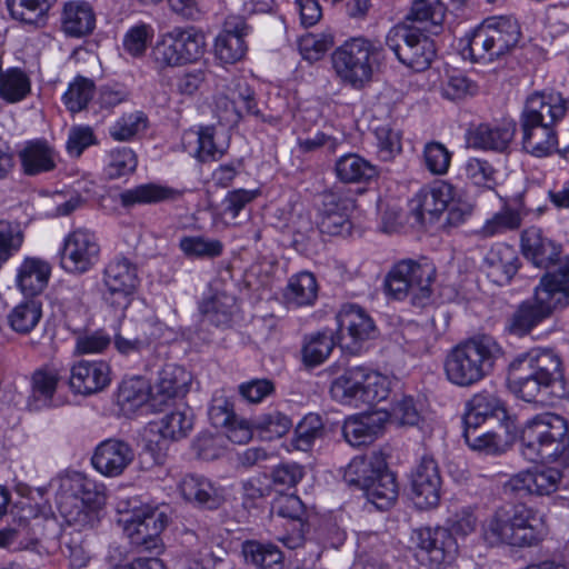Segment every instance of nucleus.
<instances>
[{"instance_id":"obj_34","label":"nucleus","mask_w":569,"mask_h":569,"mask_svg":"<svg viewBox=\"0 0 569 569\" xmlns=\"http://www.w3.org/2000/svg\"><path fill=\"white\" fill-rule=\"evenodd\" d=\"M60 31L70 39H82L96 29L97 18L92 6L84 0L64 2L60 13Z\"/></svg>"},{"instance_id":"obj_32","label":"nucleus","mask_w":569,"mask_h":569,"mask_svg":"<svg viewBox=\"0 0 569 569\" xmlns=\"http://www.w3.org/2000/svg\"><path fill=\"white\" fill-rule=\"evenodd\" d=\"M20 170L27 177H37L57 168L59 153L44 138L24 142L18 151Z\"/></svg>"},{"instance_id":"obj_39","label":"nucleus","mask_w":569,"mask_h":569,"mask_svg":"<svg viewBox=\"0 0 569 569\" xmlns=\"http://www.w3.org/2000/svg\"><path fill=\"white\" fill-rule=\"evenodd\" d=\"M179 489L184 500L202 509L216 510L224 501L221 490L200 475H186Z\"/></svg>"},{"instance_id":"obj_41","label":"nucleus","mask_w":569,"mask_h":569,"mask_svg":"<svg viewBox=\"0 0 569 569\" xmlns=\"http://www.w3.org/2000/svg\"><path fill=\"white\" fill-rule=\"evenodd\" d=\"M153 396L150 381L143 376L122 379L117 390V405L121 412L129 417L146 403L151 407Z\"/></svg>"},{"instance_id":"obj_46","label":"nucleus","mask_w":569,"mask_h":569,"mask_svg":"<svg viewBox=\"0 0 569 569\" xmlns=\"http://www.w3.org/2000/svg\"><path fill=\"white\" fill-rule=\"evenodd\" d=\"M252 432L257 431L264 440H274L286 436L293 427L291 416L279 407L269 408L251 422Z\"/></svg>"},{"instance_id":"obj_45","label":"nucleus","mask_w":569,"mask_h":569,"mask_svg":"<svg viewBox=\"0 0 569 569\" xmlns=\"http://www.w3.org/2000/svg\"><path fill=\"white\" fill-rule=\"evenodd\" d=\"M335 171L337 178L345 183H369L379 176L377 167L357 153L339 157Z\"/></svg>"},{"instance_id":"obj_51","label":"nucleus","mask_w":569,"mask_h":569,"mask_svg":"<svg viewBox=\"0 0 569 569\" xmlns=\"http://www.w3.org/2000/svg\"><path fill=\"white\" fill-rule=\"evenodd\" d=\"M41 318L42 303L33 298L19 302L7 316L10 329L19 335L30 333Z\"/></svg>"},{"instance_id":"obj_18","label":"nucleus","mask_w":569,"mask_h":569,"mask_svg":"<svg viewBox=\"0 0 569 569\" xmlns=\"http://www.w3.org/2000/svg\"><path fill=\"white\" fill-rule=\"evenodd\" d=\"M102 286L103 301L126 309L139 286L137 266L123 254L113 257L102 270Z\"/></svg>"},{"instance_id":"obj_12","label":"nucleus","mask_w":569,"mask_h":569,"mask_svg":"<svg viewBox=\"0 0 569 569\" xmlns=\"http://www.w3.org/2000/svg\"><path fill=\"white\" fill-rule=\"evenodd\" d=\"M569 110V99L562 97L557 91H536L530 94L523 106L520 114V129L525 132L526 140L537 154H545L549 151L551 142L532 144L531 129L541 126L552 127L560 121Z\"/></svg>"},{"instance_id":"obj_31","label":"nucleus","mask_w":569,"mask_h":569,"mask_svg":"<svg viewBox=\"0 0 569 569\" xmlns=\"http://www.w3.org/2000/svg\"><path fill=\"white\" fill-rule=\"evenodd\" d=\"M530 196V191L527 193H517L512 198L513 208H507L496 213L491 219H488L478 231V234L482 238H490L507 231H513L521 226L522 216H527L531 212H537L538 216L542 214L541 207H533L529 203Z\"/></svg>"},{"instance_id":"obj_49","label":"nucleus","mask_w":569,"mask_h":569,"mask_svg":"<svg viewBox=\"0 0 569 569\" xmlns=\"http://www.w3.org/2000/svg\"><path fill=\"white\" fill-rule=\"evenodd\" d=\"M241 552L247 563L259 569H281L283 555L273 543L246 540L241 545Z\"/></svg>"},{"instance_id":"obj_57","label":"nucleus","mask_w":569,"mask_h":569,"mask_svg":"<svg viewBox=\"0 0 569 569\" xmlns=\"http://www.w3.org/2000/svg\"><path fill=\"white\" fill-rule=\"evenodd\" d=\"M154 38V28L150 23L138 22L131 26L122 38L123 51L134 59L144 57Z\"/></svg>"},{"instance_id":"obj_62","label":"nucleus","mask_w":569,"mask_h":569,"mask_svg":"<svg viewBox=\"0 0 569 569\" xmlns=\"http://www.w3.org/2000/svg\"><path fill=\"white\" fill-rule=\"evenodd\" d=\"M373 134L377 147L376 153L380 160L391 161L401 152V134L389 123L376 127Z\"/></svg>"},{"instance_id":"obj_47","label":"nucleus","mask_w":569,"mask_h":569,"mask_svg":"<svg viewBox=\"0 0 569 569\" xmlns=\"http://www.w3.org/2000/svg\"><path fill=\"white\" fill-rule=\"evenodd\" d=\"M318 289L316 276L309 271H300L289 278L283 297L296 307L312 306L317 300Z\"/></svg>"},{"instance_id":"obj_3","label":"nucleus","mask_w":569,"mask_h":569,"mask_svg":"<svg viewBox=\"0 0 569 569\" xmlns=\"http://www.w3.org/2000/svg\"><path fill=\"white\" fill-rule=\"evenodd\" d=\"M547 533L545 515L525 502L497 508L483 527L485 539L492 546L536 547Z\"/></svg>"},{"instance_id":"obj_35","label":"nucleus","mask_w":569,"mask_h":569,"mask_svg":"<svg viewBox=\"0 0 569 569\" xmlns=\"http://www.w3.org/2000/svg\"><path fill=\"white\" fill-rule=\"evenodd\" d=\"M513 120H505L497 124L480 123L468 131L467 141L473 149L506 151L516 133Z\"/></svg>"},{"instance_id":"obj_36","label":"nucleus","mask_w":569,"mask_h":569,"mask_svg":"<svg viewBox=\"0 0 569 569\" xmlns=\"http://www.w3.org/2000/svg\"><path fill=\"white\" fill-rule=\"evenodd\" d=\"M190 375L180 366L166 365L158 375L152 388L151 408L161 411L162 406L188 391Z\"/></svg>"},{"instance_id":"obj_55","label":"nucleus","mask_w":569,"mask_h":569,"mask_svg":"<svg viewBox=\"0 0 569 569\" xmlns=\"http://www.w3.org/2000/svg\"><path fill=\"white\" fill-rule=\"evenodd\" d=\"M478 91V83L457 69L448 71L441 83V96L449 101H461L475 97Z\"/></svg>"},{"instance_id":"obj_43","label":"nucleus","mask_w":569,"mask_h":569,"mask_svg":"<svg viewBox=\"0 0 569 569\" xmlns=\"http://www.w3.org/2000/svg\"><path fill=\"white\" fill-rule=\"evenodd\" d=\"M338 346V339L332 329L311 332L303 336L301 345V361L307 368L322 365Z\"/></svg>"},{"instance_id":"obj_58","label":"nucleus","mask_w":569,"mask_h":569,"mask_svg":"<svg viewBox=\"0 0 569 569\" xmlns=\"http://www.w3.org/2000/svg\"><path fill=\"white\" fill-rule=\"evenodd\" d=\"M193 427V416L190 408H176L166 413L160 420L159 432L163 439L179 440L188 435Z\"/></svg>"},{"instance_id":"obj_4","label":"nucleus","mask_w":569,"mask_h":569,"mask_svg":"<svg viewBox=\"0 0 569 569\" xmlns=\"http://www.w3.org/2000/svg\"><path fill=\"white\" fill-rule=\"evenodd\" d=\"M505 355L502 346L490 335H476L453 346L446 355L443 370L453 386L467 388L490 376Z\"/></svg>"},{"instance_id":"obj_19","label":"nucleus","mask_w":569,"mask_h":569,"mask_svg":"<svg viewBox=\"0 0 569 569\" xmlns=\"http://www.w3.org/2000/svg\"><path fill=\"white\" fill-rule=\"evenodd\" d=\"M412 539L417 548V560L430 569H440L449 565L458 551L456 538L445 527L417 529Z\"/></svg>"},{"instance_id":"obj_8","label":"nucleus","mask_w":569,"mask_h":569,"mask_svg":"<svg viewBox=\"0 0 569 569\" xmlns=\"http://www.w3.org/2000/svg\"><path fill=\"white\" fill-rule=\"evenodd\" d=\"M520 37V26L515 18L490 17L472 31L462 54L472 62L491 63L511 52Z\"/></svg>"},{"instance_id":"obj_37","label":"nucleus","mask_w":569,"mask_h":569,"mask_svg":"<svg viewBox=\"0 0 569 569\" xmlns=\"http://www.w3.org/2000/svg\"><path fill=\"white\" fill-rule=\"evenodd\" d=\"M483 264L492 282L503 286L512 280L521 262L513 246L498 242L487 252Z\"/></svg>"},{"instance_id":"obj_27","label":"nucleus","mask_w":569,"mask_h":569,"mask_svg":"<svg viewBox=\"0 0 569 569\" xmlns=\"http://www.w3.org/2000/svg\"><path fill=\"white\" fill-rule=\"evenodd\" d=\"M251 32V27L243 17L228 16L222 31L214 41V56L220 62L233 64L240 61L248 51L246 37Z\"/></svg>"},{"instance_id":"obj_23","label":"nucleus","mask_w":569,"mask_h":569,"mask_svg":"<svg viewBox=\"0 0 569 569\" xmlns=\"http://www.w3.org/2000/svg\"><path fill=\"white\" fill-rule=\"evenodd\" d=\"M459 192L446 180H435L421 187L410 200L413 217L420 223L437 221Z\"/></svg>"},{"instance_id":"obj_20","label":"nucleus","mask_w":569,"mask_h":569,"mask_svg":"<svg viewBox=\"0 0 569 569\" xmlns=\"http://www.w3.org/2000/svg\"><path fill=\"white\" fill-rule=\"evenodd\" d=\"M161 330V323L150 319L141 321L128 320L114 332L113 348L124 359L139 361L152 351L157 339L156 331Z\"/></svg>"},{"instance_id":"obj_60","label":"nucleus","mask_w":569,"mask_h":569,"mask_svg":"<svg viewBox=\"0 0 569 569\" xmlns=\"http://www.w3.org/2000/svg\"><path fill=\"white\" fill-rule=\"evenodd\" d=\"M323 435V422L319 415L308 413L296 426L292 445L297 450L308 451Z\"/></svg>"},{"instance_id":"obj_6","label":"nucleus","mask_w":569,"mask_h":569,"mask_svg":"<svg viewBox=\"0 0 569 569\" xmlns=\"http://www.w3.org/2000/svg\"><path fill=\"white\" fill-rule=\"evenodd\" d=\"M343 480L348 486L362 490L367 502L377 510L390 509L398 499L397 476L380 451L353 457L345 469Z\"/></svg>"},{"instance_id":"obj_9","label":"nucleus","mask_w":569,"mask_h":569,"mask_svg":"<svg viewBox=\"0 0 569 569\" xmlns=\"http://www.w3.org/2000/svg\"><path fill=\"white\" fill-rule=\"evenodd\" d=\"M330 393L342 405L373 406L388 398L390 381L369 366H352L332 380Z\"/></svg>"},{"instance_id":"obj_5","label":"nucleus","mask_w":569,"mask_h":569,"mask_svg":"<svg viewBox=\"0 0 569 569\" xmlns=\"http://www.w3.org/2000/svg\"><path fill=\"white\" fill-rule=\"evenodd\" d=\"M519 443L522 457L530 462L569 466V422L559 413L545 411L527 419Z\"/></svg>"},{"instance_id":"obj_1","label":"nucleus","mask_w":569,"mask_h":569,"mask_svg":"<svg viewBox=\"0 0 569 569\" xmlns=\"http://www.w3.org/2000/svg\"><path fill=\"white\" fill-rule=\"evenodd\" d=\"M507 387L518 399L538 407L569 400L562 359L553 349L536 348L513 358L508 365Z\"/></svg>"},{"instance_id":"obj_16","label":"nucleus","mask_w":569,"mask_h":569,"mask_svg":"<svg viewBox=\"0 0 569 569\" xmlns=\"http://www.w3.org/2000/svg\"><path fill=\"white\" fill-rule=\"evenodd\" d=\"M338 347L349 355H360L369 340L378 336V329L370 315L360 306L347 303L336 315Z\"/></svg>"},{"instance_id":"obj_54","label":"nucleus","mask_w":569,"mask_h":569,"mask_svg":"<svg viewBox=\"0 0 569 569\" xmlns=\"http://www.w3.org/2000/svg\"><path fill=\"white\" fill-rule=\"evenodd\" d=\"M238 103H242L248 116H260L256 92L246 81L237 82L232 90V99L224 100L226 108L231 107L230 116L226 119L227 122L238 124L243 119L242 111L237 107Z\"/></svg>"},{"instance_id":"obj_52","label":"nucleus","mask_w":569,"mask_h":569,"mask_svg":"<svg viewBox=\"0 0 569 569\" xmlns=\"http://www.w3.org/2000/svg\"><path fill=\"white\" fill-rule=\"evenodd\" d=\"M236 299L233 296L218 293L200 305L203 320L217 328H227L232 322Z\"/></svg>"},{"instance_id":"obj_42","label":"nucleus","mask_w":569,"mask_h":569,"mask_svg":"<svg viewBox=\"0 0 569 569\" xmlns=\"http://www.w3.org/2000/svg\"><path fill=\"white\" fill-rule=\"evenodd\" d=\"M183 191L154 182L142 183L127 189L119 194L123 208H132L137 204H154L181 199Z\"/></svg>"},{"instance_id":"obj_11","label":"nucleus","mask_w":569,"mask_h":569,"mask_svg":"<svg viewBox=\"0 0 569 569\" xmlns=\"http://www.w3.org/2000/svg\"><path fill=\"white\" fill-rule=\"evenodd\" d=\"M375 53L376 47L370 40L351 38L332 52V69L343 84L362 89L372 79Z\"/></svg>"},{"instance_id":"obj_15","label":"nucleus","mask_w":569,"mask_h":569,"mask_svg":"<svg viewBox=\"0 0 569 569\" xmlns=\"http://www.w3.org/2000/svg\"><path fill=\"white\" fill-rule=\"evenodd\" d=\"M119 522L130 545L138 551L160 553L162 550L161 532L168 523L164 512L150 507L133 509L131 513L122 512Z\"/></svg>"},{"instance_id":"obj_33","label":"nucleus","mask_w":569,"mask_h":569,"mask_svg":"<svg viewBox=\"0 0 569 569\" xmlns=\"http://www.w3.org/2000/svg\"><path fill=\"white\" fill-rule=\"evenodd\" d=\"M490 418L501 423L509 420L507 405L497 392L481 390L466 402L462 425L481 426Z\"/></svg>"},{"instance_id":"obj_13","label":"nucleus","mask_w":569,"mask_h":569,"mask_svg":"<svg viewBox=\"0 0 569 569\" xmlns=\"http://www.w3.org/2000/svg\"><path fill=\"white\" fill-rule=\"evenodd\" d=\"M386 46L399 62L416 72L429 69L437 54L435 41L419 28L408 24L392 27L387 33Z\"/></svg>"},{"instance_id":"obj_63","label":"nucleus","mask_w":569,"mask_h":569,"mask_svg":"<svg viewBox=\"0 0 569 569\" xmlns=\"http://www.w3.org/2000/svg\"><path fill=\"white\" fill-rule=\"evenodd\" d=\"M452 152L440 141H428L422 150V159L426 169L435 176H443L448 172Z\"/></svg>"},{"instance_id":"obj_21","label":"nucleus","mask_w":569,"mask_h":569,"mask_svg":"<svg viewBox=\"0 0 569 569\" xmlns=\"http://www.w3.org/2000/svg\"><path fill=\"white\" fill-rule=\"evenodd\" d=\"M561 480V470L553 467H535L513 475L505 482L502 490L506 497L515 499L550 496L559 489Z\"/></svg>"},{"instance_id":"obj_22","label":"nucleus","mask_w":569,"mask_h":569,"mask_svg":"<svg viewBox=\"0 0 569 569\" xmlns=\"http://www.w3.org/2000/svg\"><path fill=\"white\" fill-rule=\"evenodd\" d=\"M355 201L338 192H325L317 212V227L322 234L348 237L353 224L350 216Z\"/></svg>"},{"instance_id":"obj_26","label":"nucleus","mask_w":569,"mask_h":569,"mask_svg":"<svg viewBox=\"0 0 569 569\" xmlns=\"http://www.w3.org/2000/svg\"><path fill=\"white\" fill-rule=\"evenodd\" d=\"M520 248L528 261L538 268L546 269V272L558 269L566 261H569L568 257H561V244L547 237L536 226L521 232Z\"/></svg>"},{"instance_id":"obj_48","label":"nucleus","mask_w":569,"mask_h":569,"mask_svg":"<svg viewBox=\"0 0 569 569\" xmlns=\"http://www.w3.org/2000/svg\"><path fill=\"white\" fill-rule=\"evenodd\" d=\"M462 437L473 451L485 456H500L506 452L508 441L493 431H481V426L462 425Z\"/></svg>"},{"instance_id":"obj_38","label":"nucleus","mask_w":569,"mask_h":569,"mask_svg":"<svg viewBox=\"0 0 569 569\" xmlns=\"http://www.w3.org/2000/svg\"><path fill=\"white\" fill-rule=\"evenodd\" d=\"M50 263L38 257H26L16 270V287L26 298H34L48 286Z\"/></svg>"},{"instance_id":"obj_30","label":"nucleus","mask_w":569,"mask_h":569,"mask_svg":"<svg viewBox=\"0 0 569 569\" xmlns=\"http://www.w3.org/2000/svg\"><path fill=\"white\" fill-rule=\"evenodd\" d=\"M110 373V366L103 360H80L70 368L68 382L73 392L92 395L109 386Z\"/></svg>"},{"instance_id":"obj_40","label":"nucleus","mask_w":569,"mask_h":569,"mask_svg":"<svg viewBox=\"0 0 569 569\" xmlns=\"http://www.w3.org/2000/svg\"><path fill=\"white\" fill-rule=\"evenodd\" d=\"M386 415L367 413L348 417L342 426V436L352 447H361L373 442L382 433Z\"/></svg>"},{"instance_id":"obj_29","label":"nucleus","mask_w":569,"mask_h":569,"mask_svg":"<svg viewBox=\"0 0 569 569\" xmlns=\"http://www.w3.org/2000/svg\"><path fill=\"white\" fill-rule=\"evenodd\" d=\"M131 446L120 439L109 438L100 442L91 458L94 469L106 477H118L132 462Z\"/></svg>"},{"instance_id":"obj_53","label":"nucleus","mask_w":569,"mask_h":569,"mask_svg":"<svg viewBox=\"0 0 569 569\" xmlns=\"http://www.w3.org/2000/svg\"><path fill=\"white\" fill-rule=\"evenodd\" d=\"M31 81L20 68H10L0 78V98L8 103H17L28 97Z\"/></svg>"},{"instance_id":"obj_59","label":"nucleus","mask_w":569,"mask_h":569,"mask_svg":"<svg viewBox=\"0 0 569 569\" xmlns=\"http://www.w3.org/2000/svg\"><path fill=\"white\" fill-rule=\"evenodd\" d=\"M96 87L92 80L78 76L69 83L68 90L62 96V102L67 110L77 113L87 108L93 98Z\"/></svg>"},{"instance_id":"obj_24","label":"nucleus","mask_w":569,"mask_h":569,"mask_svg":"<svg viewBox=\"0 0 569 569\" xmlns=\"http://www.w3.org/2000/svg\"><path fill=\"white\" fill-rule=\"evenodd\" d=\"M442 478L437 460L423 455L410 473L412 500L419 509H430L439 505Z\"/></svg>"},{"instance_id":"obj_2","label":"nucleus","mask_w":569,"mask_h":569,"mask_svg":"<svg viewBox=\"0 0 569 569\" xmlns=\"http://www.w3.org/2000/svg\"><path fill=\"white\" fill-rule=\"evenodd\" d=\"M569 306V261L558 269L545 272L528 298L509 313L503 332L516 338L529 336L533 329Z\"/></svg>"},{"instance_id":"obj_64","label":"nucleus","mask_w":569,"mask_h":569,"mask_svg":"<svg viewBox=\"0 0 569 569\" xmlns=\"http://www.w3.org/2000/svg\"><path fill=\"white\" fill-rule=\"evenodd\" d=\"M137 164V156L132 149L128 147L114 148L108 154L104 171L109 179H119L132 173Z\"/></svg>"},{"instance_id":"obj_44","label":"nucleus","mask_w":569,"mask_h":569,"mask_svg":"<svg viewBox=\"0 0 569 569\" xmlns=\"http://www.w3.org/2000/svg\"><path fill=\"white\" fill-rule=\"evenodd\" d=\"M214 127H199L198 130L186 131L182 136V144L186 151L192 154L198 161L220 160L226 149H220L214 142Z\"/></svg>"},{"instance_id":"obj_56","label":"nucleus","mask_w":569,"mask_h":569,"mask_svg":"<svg viewBox=\"0 0 569 569\" xmlns=\"http://www.w3.org/2000/svg\"><path fill=\"white\" fill-rule=\"evenodd\" d=\"M179 249L189 259H214L222 254L223 243L203 236H183Z\"/></svg>"},{"instance_id":"obj_10","label":"nucleus","mask_w":569,"mask_h":569,"mask_svg":"<svg viewBox=\"0 0 569 569\" xmlns=\"http://www.w3.org/2000/svg\"><path fill=\"white\" fill-rule=\"evenodd\" d=\"M106 502L103 487L81 472H70L59 480L56 503L67 521H79L88 512L99 510Z\"/></svg>"},{"instance_id":"obj_61","label":"nucleus","mask_w":569,"mask_h":569,"mask_svg":"<svg viewBox=\"0 0 569 569\" xmlns=\"http://www.w3.org/2000/svg\"><path fill=\"white\" fill-rule=\"evenodd\" d=\"M446 17V7L440 0H413L408 19L417 22L430 23L438 33Z\"/></svg>"},{"instance_id":"obj_14","label":"nucleus","mask_w":569,"mask_h":569,"mask_svg":"<svg viewBox=\"0 0 569 569\" xmlns=\"http://www.w3.org/2000/svg\"><path fill=\"white\" fill-rule=\"evenodd\" d=\"M204 46V34L194 27L173 28L157 41L152 56L161 68L181 66L199 60Z\"/></svg>"},{"instance_id":"obj_7","label":"nucleus","mask_w":569,"mask_h":569,"mask_svg":"<svg viewBox=\"0 0 569 569\" xmlns=\"http://www.w3.org/2000/svg\"><path fill=\"white\" fill-rule=\"evenodd\" d=\"M436 266L427 258L401 259L386 273L382 289L388 299H409L412 307L426 308L432 303L436 281Z\"/></svg>"},{"instance_id":"obj_50","label":"nucleus","mask_w":569,"mask_h":569,"mask_svg":"<svg viewBox=\"0 0 569 569\" xmlns=\"http://www.w3.org/2000/svg\"><path fill=\"white\" fill-rule=\"evenodd\" d=\"M57 0H6L10 16L20 22L44 26L49 10Z\"/></svg>"},{"instance_id":"obj_17","label":"nucleus","mask_w":569,"mask_h":569,"mask_svg":"<svg viewBox=\"0 0 569 569\" xmlns=\"http://www.w3.org/2000/svg\"><path fill=\"white\" fill-rule=\"evenodd\" d=\"M59 254L60 267L64 272L83 276L94 269L100 261L99 238L88 228H77L64 237Z\"/></svg>"},{"instance_id":"obj_25","label":"nucleus","mask_w":569,"mask_h":569,"mask_svg":"<svg viewBox=\"0 0 569 569\" xmlns=\"http://www.w3.org/2000/svg\"><path fill=\"white\" fill-rule=\"evenodd\" d=\"M67 378V370L54 362L37 368L30 378V393L27 407L31 411H41L61 405L56 395L59 385Z\"/></svg>"},{"instance_id":"obj_28","label":"nucleus","mask_w":569,"mask_h":569,"mask_svg":"<svg viewBox=\"0 0 569 569\" xmlns=\"http://www.w3.org/2000/svg\"><path fill=\"white\" fill-rule=\"evenodd\" d=\"M208 417L214 428L224 429V436L233 443H247L252 438L250 422L236 415L233 401L228 397L214 396Z\"/></svg>"}]
</instances>
